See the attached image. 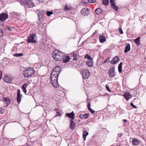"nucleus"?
Returning a JSON list of instances; mask_svg holds the SVG:
<instances>
[{"label":"nucleus","instance_id":"f257e3e1","mask_svg":"<svg viewBox=\"0 0 146 146\" xmlns=\"http://www.w3.org/2000/svg\"><path fill=\"white\" fill-rule=\"evenodd\" d=\"M52 56L53 58L57 61H62L65 58V56L62 52L56 50L53 51Z\"/></svg>","mask_w":146,"mask_h":146},{"label":"nucleus","instance_id":"f03ea898","mask_svg":"<svg viewBox=\"0 0 146 146\" xmlns=\"http://www.w3.org/2000/svg\"><path fill=\"white\" fill-rule=\"evenodd\" d=\"M35 72V71L33 68L29 67L24 70L23 72V75L25 78H28L34 75Z\"/></svg>","mask_w":146,"mask_h":146},{"label":"nucleus","instance_id":"7ed1b4c3","mask_svg":"<svg viewBox=\"0 0 146 146\" xmlns=\"http://www.w3.org/2000/svg\"><path fill=\"white\" fill-rule=\"evenodd\" d=\"M58 76L55 75H51L50 76V82L53 86L55 88H57L58 86Z\"/></svg>","mask_w":146,"mask_h":146},{"label":"nucleus","instance_id":"20e7f679","mask_svg":"<svg viewBox=\"0 0 146 146\" xmlns=\"http://www.w3.org/2000/svg\"><path fill=\"white\" fill-rule=\"evenodd\" d=\"M36 35L35 34H33L27 37V41L29 43H36Z\"/></svg>","mask_w":146,"mask_h":146},{"label":"nucleus","instance_id":"39448f33","mask_svg":"<svg viewBox=\"0 0 146 146\" xmlns=\"http://www.w3.org/2000/svg\"><path fill=\"white\" fill-rule=\"evenodd\" d=\"M81 73L83 78L84 79H87L90 76V73L88 70L84 69L81 71Z\"/></svg>","mask_w":146,"mask_h":146},{"label":"nucleus","instance_id":"423d86ee","mask_svg":"<svg viewBox=\"0 0 146 146\" xmlns=\"http://www.w3.org/2000/svg\"><path fill=\"white\" fill-rule=\"evenodd\" d=\"M115 68L114 67L111 68L108 72V74L110 77L111 78L114 77L116 75V73L115 72Z\"/></svg>","mask_w":146,"mask_h":146},{"label":"nucleus","instance_id":"0eeeda50","mask_svg":"<svg viewBox=\"0 0 146 146\" xmlns=\"http://www.w3.org/2000/svg\"><path fill=\"white\" fill-rule=\"evenodd\" d=\"M9 15L8 14L3 13L0 14V21H3L5 20L8 17Z\"/></svg>","mask_w":146,"mask_h":146},{"label":"nucleus","instance_id":"6e6552de","mask_svg":"<svg viewBox=\"0 0 146 146\" xmlns=\"http://www.w3.org/2000/svg\"><path fill=\"white\" fill-rule=\"evenodd\" d=\"M4 80L7 83H10L12 82L13 78L9 75H6L3 78Z\"/></svg>","mask_w":146,"mask_h":146},{"label":"nucleus","instance_id":"1a4fd4ad","mask_svg":"<svg viewBox=\"0 0 146 146\" xmlns=\"http://www.w3.org/2000/svg\"><path fill=\"white\" fill-rule=\"evenodd\" d=\"M81 13L83 16H87L89 14V10L87 8H83L81 11Z\"/></svg>","mask_w":146,"mask_h":146},{"label":"nucleus","instance_id":"9d476101","mask_svg":"<svg viewBox=\"0 0 146 146\" xmlns=\"http://www.w3.org/2000/svg\"><path fill=\"white\" fill-rule=\"evenodd\" d=\"M21 96L22 95H21L20 94V90L18 89L17 91V102L18 103H19L21 101Z\"/></svg>","mask_w":146,"mask_h":146},{"label":"nucleus","instance_id":"9b49d317","mask_svg":"<svg viewBox=\"0 0 146 146\" xmlns=\"http://www.w3.org/2000/svg\"><path fill=\"white\" fill-rule=\"evenodd\" d=\"M125 98L126 100L128 101V100L132 98V96L128 92H126L123 95Z\"/></svg>","mask_w":146,"mask_h":146},{"label":"nucleus","instance_id":"f8f14e48","mask_svg":"<svg viewBox=\"0 0 146 146\" xmlns=\"http://www.w3.org/2000/svg\"><path fill=\"white\" fill-rule=\"evenodd\" d=\"M119 58L118 56H116L113 58L111 62V63L112 64H114L117 63L119 60Z\"/></svg>","mask_w":146,"mask_h":146},{"label":"nucleus","instance_id":"ddd939ff","mask_svg":"<svg viewBox=\"0 0 146 146\" xmlns=\"http://www.w3.org/2000/svg\"><path fill=\"white\" fill-rule=\"evenodd\" d=\"M26 5L28 8L32 7L34 6L33 2L31 0H28Z\"/></svg>","mask_w":146,"mask_h":146},{"label":"nucleus","instance_id":"4468645a","mask_svg":"<svg viewBox=\"0 0 146 146\" xmlns=\"http://www.w3.org/2000/svg\"><path fill=\"white\" fill-rule=\"evenodd\" d=\"M66 115L69 118L73 119L74 117V115L73 111H72L70 113H67L66 114Z\"/></svg>","mask_w":146,"mask_h":146},{"label":"nucleus","instance_id":"2eb2a0df","mask_svg":"<svg viewBox=\"0 0 146 146\" xmlns=\"http://www.w3.org/2000/svg\"><path fill=\"white\" fill-rule=\"evenodd\" d=\"M89 113H86L84 114H80L79 115V117L81 119H87L89 117Z\"/></svg>","mask_w":146,"mask_h":146},{"label":"nucleus","instance_id":"dca6fc26","mask_svg":"<svg viewBox=\"0 0 146 146\" xmlns=\"http://www.w3.org/2000/svg\"><path fill=\"white\" fill-rule=\"evenodd\" d=\"M3 101L5 102L7 106L10 104L11 101L10 99L7 98H4L3 99Z\"/></svg>","mask_w":146,"mask_h":146},{"label":"nucleus","instance_id":"f3484780","mask_svg":"<svg viewBox=\"0 0 146 146\" xmlns=\"http://www.w3.org/2000/svg\"><path fill=\"white\" fill-rule=\"evenodd\" d=\"M70 128L72 129H74L75 128V124L73 121L70 120Z\"/></svg>","mask_w":146,"mask_h":146},{"label":"nucleus","instance_id":"a211bd4d","mask_svg":"<svg viewBox=\"0 0 146 146\" xmlns=\"http://www.w3.org/2000/svg\"><path fill=\"white\" fill-rule=\"evenodd\" d=\"M130 50V45L129 44H127L125 46L124 52L125 53L127 52Z\"/></svg>","mask_w":146,"mask_h":146},{"label":"nucleus","instance_id":"6ab92c4d","mask_svg":"<svg viewBox=\"0 0 146 146\" xmlns=\"http://www.w3.org/2000/svg\"><path fill=\"white\" fill-rule=\"evenodd\" d=\"M53 69L54 71L55 70L57 73L58 74H59L60 73L61 68L59 66H57L54 68Z\"/></svg>","mask_w":146,"mask_h":146},{"label":"nucleus","instance_id":"aec40b11","mask_svg":"<svg viewBox=\"0 0 146 146\" xmlns=\"http://www.w3.org/2000/svg\"><path fill=\"white\" fill-rule=\"evenodd\" d=\"M132 143L133 145H136L139 143L140 142L136 139L133 138L132 140Z\"/></svg>","mask_w":146,"mask_h":146},{"label":"nucleus","instance_id":"412c9836","mask_svg":"<svg viewBox=\"0 0 146 146\" xmlns=\"http://www.w3.org/2000/svg\"><path fill=\"white\" fill-rule=\"evenodd\" d=\"M140 37L139 36L134 40V42L138 46H139L140 44Z\"/></svg>","mask_w":146,"mask_h":146},{"label":"nucleus","instance_id":"4be33fe9","mask_svg":"<svg viewBox=\"0 0 146 146\" xmlns=\"http://www.w3.org/2000/svg\"><path fill=\"white\" fill-rule=\"evenodd\" d=\"M103 12V10L100 8H97L95 11V13L97 15H99L100 13H102Z\"/></svg>","mask_w":146,"mask_h":146},{"label":"nucleus","instance_id":"5701e85b","mask_svg":"<svg viewBox=\"0 0 146 146\" xmlns=\"http://www.w3.org/2000/svg\"><path fill=\"white\" fill-rule=\"evenodd\" d=\"M99 40L101 42L103 43L106 40L105 36L103 35L100 36H99Z\"/></svg>","mask_w":146,"mask_h":146},{"label":"nucleus","instance_id":"b1692460","mask_svg":"<svg viewBox=\"0 0 146 146\" xmlns=\"http://www.w3.org/2000/svg\"><path fill=\"white\" fill-rule=\"evenodd\" d=\"M27 86V84L26 83H24L22 86V89L23 92L25 94L27 92L26 88Z\"/></svg>","mask_w":146,"mask_h":146},{"label":"nucleus","instance_id":"393cba45","mask_svg":"<svg viewBox=\"0 0 146 146\" xmlns=\"http://www.w3.org/2000/svg\"><path fill=\"white\" fill-rule=\"evenodd\" d=\"M90 103H88V104L87 105V107L88 109L92 114H94L95 113V111L93 110L90 107Z\"/></svg>","mask_w":146,"mask_h":146},{"label":"nucleus","instance_id":"a878e982","mask_svg":"<svg viewBox=\"0 0 146 146\" xmlns=\"http://www.w3.org/2000/svg\"><path fill=\"white\" fill-rule=\"evenodd\" d=\"M44 11H41L39 12L38 13V15L39 18H41V19L43 18V16L44 14Z\"/></svg>","mask_w":146,"mask_h":146},{"label":"nucleus","instance_id":"bb28decb","mask_svg":"<svg viewBox=\"0 0 146 146\" xmlns=\"http://www.w3.org/2000/svg\"><path fill=\"white\" fill-rule=\"evenodd\" d=\"M122 63L121 62L119 65L118 66V70L119 73H121L122 71Z\"/></svg>","mask_w":146,"mask_h":146},{"label":"nucleus","instance_id":"cd10ccee","mask_svg":"<svg viewBox=\"0 0 146 146\" xmlns=\"http://www.w3.org/2000/svg\"><path fill=\"white\" fill-rule=\"evenodd\" d=\"M88 135V133L86 131H84L83 132V137L84 141L86 140V139L87 135Z\"/></svg>","mask_w":146,"mask_h":146},{"label":"nucleus","instance_id":"c85d7f7f","mask_svg":"<svg viewBox=\"0 0 146 146\" xmlns=\"http://www.w3.org/2000/svg\"><path fill=\"white\" fill-rule=\"evenodd\" d=\"M72 8V7L70 5H68L67 4H66L65 5V10L66 11L68 12V11Z\"/></svg>","mask_w":146,"mask_h":146},{"label":"nucleus","instance_id":"c756f323","mask_svg":"<svg viewBox=\"0 0 146 146\" xmlns=\"http://www.w3.org/2000/svg\"><path fill=\"white\" fill-rule=\"evenodd\" d=\"M92 61L93 60H88L86 63L87 65L89 67L92 66Z\"/></svg>","mask_w":146,"mask_h":146},{"label":"nucleus","instance_id":"7c9ffc66","mask_svg":"<svg viewBox=\"0 0 146 146\" xmlns=\"http://www.w3.org/2000/svg\"><path fill=\"white\" fill-rule=\"evenodd\" d=\"M113 8L116 11H117L118 9V7L116 6L114 4H112V5H111Z\"/></svg>","mask_w":146,"mask_h":146},{"label":"nucleus","instance_id":"2f4dec72","mask_svg":"<svg viewBox=\"0 0 146 146\" xmlns=\"http://www.w3.org/2000/svg\"><path fill=\"white\" fill-rule=\"evenodd\" d=\"M70 59V58L68 56H66L65 59L63 60V62L64 63H66L69 62Z\"/></svg>","mask_w":146,"mask_h":146},{"label":"nucleus","instance_id":"473e14b6","mask_svg":"<svg viewBox=\"0 0 146 146\" xmlns=\"http://www.w3.org/2000/svg\"><path fill=\"white\" fill-rule=\"evenodd\" d=\"M59 74H58L57 72H56L55 70L54 71V69L52 70V72L51 74V75H55L56 76H58Z\"/></svg>","mask_w":146,"mask_h":146},{"label":"nucleus","instance_id":"72a5a7b5","mask_svg":"<svg viewBox=\"0 0 146 146\" xmlns=\"http://www.w3.org/2000/svg\"><path fill=\"white\" fill-rule=\"evenodd\" d=\"M19 1H21V3L24 5H26L28 0H18Z\"/></svg>","mask_w":146,"mask_h":146},{"label":"nucleus","instance_id":"f704fd0d","mask_svg":"<svg viewBox=\"0 0 146 146\" xmlns=\"http://www.w3.org/2000/svg\"><path fill=\"white\" fill-rule=\"evenodd\" d=\"M84 58H86L87 59H88V60H92V58H91L90 56L88 55V54H87L85 56H84Z\"/></svg>","mask_w":146,"mask_h":146},{"label":"nucleus","instance_id":"c9c22d12","mask_svg":"<svg viewBox=\"0 0 146 146\" xmlns=\"http://www.w3.org/2000/svg\"><path fill=\"white\" fill-rule=\"evenodd\" d=\"M108 0H103V4L104 5H108Z\"/></svg>","mask_w":146,"mask_h":146},{"label":"nucleus","instance_id":"e433bc0d","mask_svg":"<svg viewBox=\"0 0 146 146\" xmlns=\"http://www.w3.org/2000/svg\"><path fill=\"white\" fill-rule=\"evenodd\" d=\"M23 55L22 53H15L14 54V56L16 57H19Z\"/></svg>","mask_w":146,"mask_h":146},{"label":"nucleus","instance_id":"4c0bfd02","mask_svg":"<svg viewBox=\"0 0 146 146\" xmlns=\"http://www.w3.org/2000/svg\"><path fill=\"white\" fill-rule=\"evenodd\" d=\"M53 12L52 11H47L46 12V14L48 16H49L51 15L52 14H53Z\"/></svg>","mask_w":146,"mask_h":146},{"label":"nucleus","instance_id":"58836bf2","mask_svg":"<svg viewBox=\"0 0 146 146\" xmlns=\"http://www.w3.org/2000/svg\"><path fill=\"white\" fill-rule=\"evenodd\" d=\"M3 35V31L0 28V38Z\"/></svg>","mask_w":146,"mask_h":146},{"label":"nucleus","instance_id":"ea45409f","mask_svg":"<svg viewBox=\"0 0 146 146\" xmlns=\"http://www.w3.org/2000/svg\"><path fill=\"white\" fill-rule=\"evenodd\" d=\"M118 30L120 34H122L123 33V31L121 28L120 27L118 29Z\"/></svg>","mask_w":146,"mask_h":146},{"label":"nucleus","instance_id":"a19ab883","mask_svg":"<svg viewBox=\"0 0 146 146\" xmlns=\"http://www.w3.org/2000/svg\"><path fill=\"white\" fill-rule=\"evenodd\" d=\"M110 1L111 4V5H112V4H115V0H110Z\"/></svg>","mask_w":146,"mask_h":146},{"label":"nucleus","instance_id":"79ce46f5","mask_svg":"<svg viewBox=\"0 0 146 146\" xmlns=\"http://www.w3.org/2000/svg\"><path fill=\"white\" fill-rule=\"evenodd\" d=\"M73 56L74 57V59L75 60H76L77 59V55L76 54H73Z\"/></svg>","mask_w":146,"mask_h":146},{"label":"nucleus","instance_id":"37998d69","mask_svg":"<svg viewBox=\"0 0 146 146\" xmlns=\"http://www.w3.org/2000/svg\"><path fill=\"white\" fill-rule=\"evenodd\" d=\"M106 88L107 90L108 91L110 92H111V91L110 89L109 86H108V84H107L106 85Z\"/></svg>","mask_w":146,"mask_h":146},{"label":"nucleus","instance_id":"c03bdc74","mask_svg":"<svg viewBox=\"0 0 146 146\" xmlns=\"http://www.w3.org/2000/svg\"><path fill=\"white\" fill-rule=\"evenodd\" d=\"M88 1L90 3H94L96 2V0H88Z\"/></svg>","mask_w":146,"mask_h":146},{"label":"nucleus","instance_id":"a18cd8bd","mask_svg":"<svg viewBox=\"0 0 146 146\" xmlns=\"http://www.w3.org/2000/svg\"><path fill=\"white\" fill-rule=\"evenodd\" d=\"M130 105L131 106L133 107V108H137V107H136L135 106V105H134L132 103H130Z\"/></svg>","mask_w":146,"mask_h":146},{"label":"nucleus","instance_id":"49530a36","mask_svg":"<svg viewBox=\"0 0 146 146\" xmlns=\"http://www.w3.org/2000/svg\"><path fill=\"white\" fill-rule=\"evenodd\" d=\"M7 29L9 31H12V29L9 26H7Z\"/></svg>","mask_w":146,"mask_h":146},{"label":"nucleus","instance_id":"de8ad7c7","mask_svg":"<svg viewBox=\"0 0 146 146\" xmlns=\"http://www.w3.org/2000/svg\"><path fill=\"white\" fill-rule=\"evenodd\" d=\"M61 115V113L60 112H57V114L56 116H60Z\"/></svg>","mask_w":146,"mask_h":146},{"label":"nucleus","instance_id":"09e8293b","mask_svg":"<svg viewBox=\"0 0 146 146\" xmlns=\"http://www.w3.org/2000/svg\"><path fill=\"white\" fill-rule=\"evenodd\" d=\"M122 135V134L121 133H119L118 134V136L119 137H121Z\"/></svg>","mask_w":146,"mask_h":146},{"label":"nucleus","instance_id":"8fccbe9b","mask_svg":"<svg viewBox=\"0 0 146 146\" xmlns=\"http://www.w3.org/2000/svg\"><path fill=\"white\" fill-rule=\"evenodd\" d=\"M83 4H85L86 5H88V3H87L84 2H83Z\"/></svg>","mask_w":146,"mask_h":146},{"label":"nucleus","instance_id":"3c124183","mask_svg":"<svg viewBox=\"0 0 146 146\" xmlns=\"http://www.w3.org/2000/svg\"><path fill=\"white\" fill-rule=\"evenodd\" d=\"M123 121L124 122L126 123V121H127V120L126 119H123Z\"/></svg>","mask_w":146,"mask_h":146},{"label":"nucleus","instance_id":"603ef678","mask_svg":"<svg viewBox=\"0 0 146 146\" xmlns=\"http://www.w3.org/2000/svg\"><path fill=\"white\" fill-rule=\"evenodd\" d=\"M107 62V61L106 60H105L104 61V63H106Z\"/></svg>","mask_w":146,"mask_h":146}]
</instances>
